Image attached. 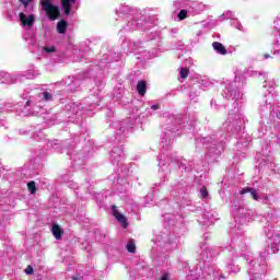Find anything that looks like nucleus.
I'll return each instance as SVG.
<instances>
[{
	"instance_id": "nucleus-17",
	"label": "nucleus",
	"mask_w": 280,
	"mask_h": 280,
	"mask_svg": "<svg viewBox=\"0 0 280 280\" xmlns=\"http://www.w3.org/2000/svg\"><path fill=\"white\" fill-rule=\"evenodd\" d=\"M46 54H54L56 51V47H44L43 48Z\"/></svg>"
},
{
	"instance_id": "nucleus-13",
	"label": "nucleus",
	"mask_w": 280,
	"mask_h": 280,
	"mask_svg": "<svg viewBox=\"0 0 280 280\" xmlns=\"http://www.w3.org/2000/svg\"><path fill=\"white\" fill-rule=\"evenodd\" d=\"M177 18L179 19V21H185V19H187V10H180L179 13L177 14Z\"/></svg>"
},
{
	"instance_id": "nucleus-14",
	"label": "nucleus",
	"mask_w": 280,
	"mask_h": 280,
	"mask_svg": "<svg viewBox=\"0 0 280 280\" xmlns=\"http://www.w3.org/2000/svg\"><path fill=\"white\" fill-rule=\"evenodd\" d=\"M200 195H201V198H208L209 197V191L207 190V186H203L200 189Z\"/></svg>"
},
{
	"instance_id": "nucleus-21",
	"label": "nucleus",
	"mask_w": 280,
	"mask_h": 280,
	"mask_svg": "<svg viewBox=\"0 0 280 280\" xmlns=\"http://www.w3.org/2000/svg\"><path fill=\"white\" fill-rule=\"evenodd\" d=\"M72 280H81L80 277H73Z\"/></svg>"
},
{
	"instance_id": "nucleus-16",
	"label": "nucleus",
	"mask_w": 280,
	"mask_h": 280,
	"mask_svg": "<svg viewBox=\"0 0 280 280\" xmlns=\"http://www.w3.org/2000/svg\"><path fill=\"white\" fill-rule=\"evenodd\" d=\"M25 275H34V268L28 265L25 270H24Z\"/></svg>"
},
{
	"instance_id": "nucleus-6",
	"label": "nucleus",
	"mask_w": 280,
	"mask_h": 280,
	"mask_svg": "<svg viewBox=\"0 0 280 280\" xmlns=\"http://www.w3.org/2000/svg\"><path fill=\"white\" fill-rule=\"evenodd\" d=\"M245 194H250L253 200H259V195L257 194V190L255 188H250V187L242 188L240 191V195L244 196Z\"/></svg>"
},
{
	"instance_id": "nucleus-11",
	"label": "nucleus",
	"mask_w": 280,
	"mask_h": 280,
	"mask_svg": "<svg viewBox=\"0 0 280 280\" xmlns=\"http://www.w3.org/2000/svg\"><path fill=\"white\" fill-rule=\"evenodd\" d=\"M179 75L183 80H187V78H189V68H182L179 70Z\"/></svg>"
},
{
	"instance_id": "nucleus-18",
	"label": "nucleus",
	"mask_w": 280,
	"mask_h": 280,
	"mask_svg": "<svg viewBox=\"0 0 280 280\" xmlns=\"http://www.w3.org/2000/svg\"><path fill=\"white\" fill-rule=\"evenodd\" d=\"M20 1L23 3L24 8H27V5H30L32 0H20Z\"/></svg>"
},
{
	"instance_id": "nucleus-5",
	"label": "nucleus",
	"mask_w": 280,
	"mask_h": 280,
	"mask_svg": "<svg viewBox=\"0 0 280 280\" xmlns=\"http://www.w3.org/2000/svg\"><path fill=\"white\" fill-rule=\"evenodd\" d=\"M51 233L55 240H62V235H65V230L60 228L57 223L52 224Z\"/></svg>"
},
{
	"instance_id": "nucleus-7",
	"label": "nucleus",
	"mask_w": 280,
	"mask_h": 280,
	"mask_svg": "<svg viewBox=\"0 0 280 280\" xmlns=\"http://www.w3.org/2000/svg\"><path fill=\"white\" fill-rule=\"evenodd\" d=\"M137 92L143 96L148 93V83L144 80H141L137 84Z\"/></svg>"
},
{
	"instance_id": "nucleus-9",
	"label": "nucleus",
	"mask_w": 280,
	"mask_h": 280,
	"mask_svg": "<svg viewBox=\"0 0 280 280\" xmlns=\"http://www.w3.org/2000/svg\"><path fill=\"white\" fill-rule=\"evenodd\" d=\"M67 27H69V23L65 20H60L57 23V32L58 34H66L67 33Z\"/></svg>"
},
{
	"instance_id": "nucleus-20",
	"label": "nucleus",
	"mask_w": 280,
	"mask_h": 280,
	"mask_svg": "<svg viewBox=\"0 0 280 280\" xmlns=\"http://www.w3.org/2000/svg\"><path fill=\"white\" fill-rule=\"evenodd\" d=\"M152 108H153V110H156V109H159V105H153Z\"/></svg>"
},
{
	"instance_id": "nucleus-4",
	"label": "nucleus",
	"mask_w": 280,
	"mask_h": 280,
	"mask_svg": "<svg viewBox=\"0 0 280 280\" xmlns=\"http://www.w3.org/2000/svg\"><path fill=\"white\" fill-rule=\"evenodd\" d=\"M20 21L24 27H32L34 25V15H25V13H20Z\"/></svg>"
},
{
	"instance_id": "nucleus-1",
	"label": "nucleus",
	"mask_w": 280,
	"mask_h": 280,
	"mask_svg": "<svg viewBox=\"0 0 280 280\" xmlns=\"http://www.w3.org/2000/svg\"><path fill=\"white\" fill-rule=\"evenodd\" d=\"M40 5L50 21L60 19V7L54 5L51 0H40Z\"/></svg>"
},
{
	"instance_id": "nucleus-8",
	"label": "nucleus",
	"mask_w": 280,
	"mask_h": 280,
	"mask_svg": "<svg viewBox=\"0 0 280 280\" xmlns=\"http://www.w3.org/2000/svg\"><path fill=\"white\" fill-rule=\"evenodd\" d=\"M212 47H213L214 51H218L221 56H226V48L224 47V45H222V43L214 42L212 44Z\"/></svg>"
},
{
	"instance_id": "nucleus-22",
	"label": "nucleus",
	"mask_w": 280,
	"mask_h": 280,
	"mask_svg": "<svg viewBox=\"0 0 280 280\" xmlns=\"http://www.w3.org/2000/svg\"><path fill=\"white\" fill-rule=\"evenodd\" d=\"M270 56L266 55V58H269Z\"/></svg>"
},
{
	"instance_id": "nucleus-12",
	"label": "nucleus",
	"mask_w": 280,
	"mask_h": 280,
	"mask_svg": "<svg viewBox=\"0 0 280 280\" xmlns=\"http://www.w3.org/2000/svg\"><path fill=\"white\" fill-rule=\"evenodd\" d=\"M27 189L31 194H36V182H34V180L28 182Z\"/></svg>"
},
{
	"instance_id": "nucleus-10",
	"label": "nucleus",
	"mask_w": 280,
	"mask_h": 280,
	"mask_svg": "<svg viewBox=\"0 0 280 280\" xmlns=\"http://www.w3.org/2000/svg\"><path fill=\"white\" fill-rule=\"evenodd\" d=\"M127 253H136L137 245L135 244V241L130 240L126 245Z\"/></svg>"
},
{
	"instance_id": "nucleus-3",
	"label": "nucleus",
	"mask_w": 280,
	"mask_h": 280,
	"mask_svg": "<svg viewBox=\"0 0 280 280\" xmlns=\"http://www.w3.org/2000/svg\"><path fill=\"white\" fill-rule=\"evenodd\" d=\"M74 3H75V0H61V10L63 11V14L66 16L71 15V10Z\"/></svg>"
},
{
	"instance_id": "nucleus-15",
	"label": "nucleus",
	"mask_w": 280,
	"mask_h": 280,
	"mask_svg": "<svg viewBox=\"0 0 280 280\" xmlns=\"http://www.w3.org/2000/svg\"><path fill=\"white\" fill-rule=\"evenodd\" d=\"M44 100L50 102V100H54V95L49 92H44Z\"/></svg>"
},
{
	"instance_id": "nucleus-2",
	"label": "nucleus",
	"mask_w": 280,
	"mask_h": 280,
	"mask_svg": "<svg viewBox=\"0 0 280 280\" xmlns=\"http://www.w3.org/2000/svg\"><path fill=\"white\" fill-rule=\"evenodd\" d=\"M112 215H114L117 222L121 223L124 229H128V219H126V215L117 211V206H112Z\"/></svg>"
},
{
	"instance_id": "nucleus-19",
	"label": "nucleus",
	"mask_w": 280,
	"mask_h": 280,
	"mask_svg": "<svg viewBox=\"0 0 280 280\" xmlns=\"http://www.w3.org/2000/svg\"><path fill=\"white\" fill-rule=\"evenodd\" d=\"M170 276L167 273H165L164 276H162L161 280H168Z\"/></svg>"
}]
</instances>
